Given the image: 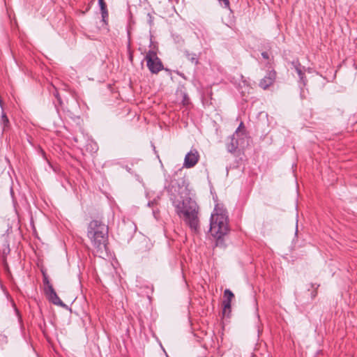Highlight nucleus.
<instances>
[{"mask_svg":"<svg viewBox=\"0 0 357 357\" xmlns=\"http://www.w3.org/2000/svg\"><path fill=\"white\" fill-rule=\"evenodd\" d=\"M199 159V154L197 149H192L185 156L183 167L192 168L196 165Z\"/></svg>","mask_w":357,"mask_h":357,"instance_id":"obj_5","label":"nucleus"},{"mask_svg":"<svg viewBox=\"0 0 357 357\" xmlns=\"http://www.w3.org/2000/svg\"><path fill=\"white\" fill-rule=\"evenodd\" d=\"M228 231V215L223 206L216 204L211 215L209 232L216 238H220Z\"/></svg>","mask_w":357,"mask_h":357,"instance_id":"obj_3","label":"nucleus"},{"mask_svg":"<svg viewBox=\"0 0 357 357\" xmlns=\"http://www.w3.org/2000/svg\"><path fill=\"white\" fill-rule=\"evenodd\" d=\"M147 17H148V22L150 24H153V18L152 17V15H151V13H148L147 14Z\"/></svg>","mask_w":357,"mask_h":357,"instance_id":"obj_17","label":"nucleus"},{"mask_svg":"<svg viewBox=\"0 0 357 357\" xmlns=\"http://www.w3.org/2000/svg\"><path fill=\"white\" fill-rule=\"evenodd\" d=\"M153 202H149L148 205H149V206H151V205H153Z\"/></svg>","mask_w":357,"mask_h":357,"instance_id":"obj_20","label":"nucleus"},{"mask_svg":"<svg viewBox=\"0 0 357 357\" xmlns=\"http://www.w3.org/2000/svg\"><path fill=\"white\" fill-rule=\"evenodd\" d=\"M44 283L46 284L47 287L49 284H51L46 277L44 278Z\"/></svg>","mask_w":357,"mask_h":357,"instance_id":"obj_19","label":"nucleus"},{"mask_svg":"<svg viewBox=\"0 0 357 357\" xmlns=\"http://www.w3.org/2000/svg\"><path fill=\"white\" fill-rule=\"evenodd\" d=\"M1 124L3 128V130H5L9 124V120H8L6 114L4 112H2V114H1Z\"/></svg>","mask_w":357,"mask_h":357,"instance_id":"obj_11","label":"nucleus"},{"mask_svg":"<svg viewBox=\"0 0 357 357\" xmlns=\"http://www.w3.org/2000/svg\"><path fill=\"white\" fill-rule=\"evenodd\" d=\"M220 2H222L225 8L229 7V0H218Z\"/></svg>","mask_w":357,"mask_h":357,"instance_id":"obj_16","label":"nucleus"},{"mask_svg":"<svg viewBox=\"0 0 357 357\" xmlns=\"http://www.w3.org/2000/svg\"><path fill=\"white\" fill-rule=\"evenodd\" d=\"M101 14H102V20L105 21V20L108 17V12H107V8L105 10H101Z\"/></svg>","mask_w":357,"mask_h":357,"instance_id":"obj_14","label":"nucleus"},{"mask_svg":"<svg viewBox=\"0 0 357 357\" xmlns=\"http://www.w3.org/2000/svg\"><path fill=\"white\" fill-rule=\"evenodd\" d=\"M107 234L108 227L102 222L93 220L89 224L87 236L93 247L94 252L100 257L106 251Z\"/></svg>","mask_w":357,"mask_h":357,"instance_id":"obj_2","label":"nucleus"},{"mask_svg":"<svg viewBox=\"0 0 357 357\" xmlns=\"http://www.w3.org/2000/svg\"><path fill=\"white\" fill-rule=\"evenodd\" d=\"M224 296L225 300L223 301L224 305V310L225 311L227 309H230L231 307V301L234 298V294L229 289H225L224 291Z\"/></svg>","mask_w":357,"mask_h":357,"instance_id":"obj_9","label":"nucleus"},{"mask_svg":"<svg viewBox=\"0 0 357 357\" xmlns=\"http://www.w3.org/2000/svg\"><path fill=\"white\" fill-rule=\"evenodd\" d=\"M234 134L238 136L240 135H244L245 134V126L243 122H241Z\"/></svg>","mask_w":357,"mask_h":357,"instance_id":"obj_13","label":"nucleus"},{"mask_svg":"<svg viewBox=\"0 0 357 357\" xmlns=\"http://www.w3.org/2000/svg\"><path fill=\"white\" fill-rule=\"evenodd\" d=\"M195 195L188 185H182L178 188L177 195L172 197L175 212L192 231H197L199 228V207L194 199Z\"/></svg>","mask_w":357,"mask_h":357,"instance_id":"obj_1","label":"nucleus"},{"mask_svg":"<svg viewBox=\"0 0 357 357\" xmlns=\"http://www.w3.org/2000/svg\"><path fill=\"white\" fill-rule=\"evenodd\" d=\"M275 78V71L273 70H269L265 77L260 80L259 85L261 89H266L274 83Z\"/></svg>","mask_w":357,"mask_h":357,"instance_id":"obj_6","label":"nucleus"},{"mask_svg":"<svg viewBox=\"0 0 357 357\" xmlns=\"http://www.w3.org/2000/svg\"><path fill=\"white\" fill-rule=\"evenodd\" d=\"M146 66L150 72L153 74H158L163 69V65L161 60L158 57L157 54L153 50H149L145 56Z\"/></svg>","mask_w":357,"mask_h":357,"instance_id":"obj_4","label":"nucleus"},{"mask_svg":"<svg viewBox=\"0 0 357 357\" xmlns=\"http://www.w3.org/2000/svg\"><path fill=\"white\" fill-rule=\"evenodd\" d=\"M98 3L100 7V10H105L107 8L106 3H105L104 0H98Z\"/></svg>","mask_w":357,"mask_h":357,"instance_id":"obj_15","label":"nucleus"},{"mask_svg":"<svg viewBox=\"0 0 357 357\" xmlns=\"http://www.w3.org/2000/svg\"><path fill=\"white\" fill-rule=\"evenodd\" d=\"M294 70L297 73L300 81L303 84V85H305L306 84V79H305L304 75H305V67L302 66L301 63L298 62V61H294L291 63Z\"/></svg>","mask_w":357,"mask_h":357,"instance_id":"obj_8","label":"nucleus"},{"mask_svg":"<svg viewBox=\"0 0 357 357\" xmlns=\"http://www.w3.org/2000/svg\"><path fill=\"white\" fill-rule=\"evenodd\" d=\"M261 56L265 59H268V58H269L268 54L266 52H262Z\"/></svg>","mask_w":357,"mask_h":357,"instance_id":"obj_18","label":"nucleus"},{"mask_svg":"<svg viewBox=\"0 0 357 357\" xmlns=\"http://www.w3.org/2000/svg\"><path fill=\"white\" fill-rule=\"evenodd\" d=\"M45 294L47 296L49 300L54 305L64 307L66 305L57 296L52 284H49L48 287L45 289Z\"/></svg>","mask_w":357,"mask_h":357,"instance_id":"obj_7","label":"nucleus"},{"mask_svg":"<svg viewBox=\"0 0 357 357\" xmlns=\"http://www.w3.org/2000/svg\"><path fill=\"white\" fill-rule=\"evenodd\" d=\"M229 140L230 142L227 144V148L229 152L234 153L236 151L238 146V141L235 139V134L230 137Z\"/></svg>","mask_w":357,"mask_h":357,"instance_id":"obj_10","label":"nucleus"},{"mask_svg":"<svg viewBox=\"0 0 357 357\" xmlns=\"http://www.w3.org/2000/svg\"><path fill=\"white\" fill-rule=\"evenodd\" d=\"M185 56L187 59L190 61L192 63L197 64L198 63V58L197 54L195 53H189L188 52H185Z\"/></svg>","mask_w":357,"mask_h":357,"instance_id":"obj_12","label":"nucleus"}]
</instances>
